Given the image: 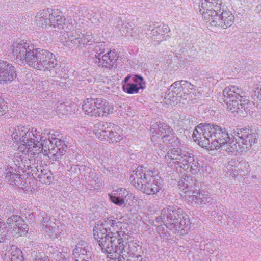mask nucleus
I'll return each mask as SVG.
<instances>
[{
  "mask_svg": "<svg viewBox=\"0 0 261 261\" xmlns=\"http://www.w3.org/2000/svg\"><path fill=\"white\" fill-rule=\"evenodd\" d=\"M12 55L21 63L43 71H50L57 65L55 56L45 49L36 48L31 43L17 40L11 45Z\"/></svg>",
  "mask_w": 261,
  "mask_h": 261,
  "instance_id": "f257e3e1",
  "label": "nucleus"
},
{
  "mask_svg": "<svg viewBox=\"0 0 261 261\" xmlns=\"http://www.w3.org/2000/svg\"><path fill=\"white\" fill-rule=\"evenodd\" d=\"M235 137L228 135L225 128L211 123H200L193 131V139L203 148L214 150L226 146L230 151V143Z\"/></svg>",
  "mask_w": 261,
  "mask_h": 261,
  "instance_id": "f03ea898",
  "label": "nucleus"
},
{
  "mask_svg": "<svg viewBox=\"0 0 261 261\" xmlns=\"http://www.w3.org/2000/svg\"><path fill=\"white\" fill-rule=\"evenodd\" d=\"M11 132L12 139L24 146L28 149L27 153L32 152L33 154L36 155L42 151L45 139H43L36 129H30L27 126L20 125L12 128Z\"/></svg>",
  "mask_w": 261,
  "mask_h": 261,
  "instance_id": "7ed1b4c3",
  "label": "nucleus"
},
{
  "mask_svg": "<svg viewBox=\"0 0 261 261\" xmlns=\"http://www.w3.org/2000/svg\"><path fill=\"white\" fill-rule=\"evenodd\" d=\"M160 219L166 229L176 233L180 231L187 233L189 229L190 220L188 215L184 214L181 208L168 206L163 208Z\"/></svg>",
  "mask_w": 261,
  "mask_h": 261,
  "instance_id": "20e7f679",
  "label": "nucleus"
},
{
  "mask_svg": "<svg viewBox=\"0 0 261 261\" xmlns=\"http://www.w3.org/2000/svg\"><path fill=\"white\" fill-rule=\"evenodd\" d=\"M242 93V89L238 87H227L223 90V95L227 109L232 113L244 117L249 111L248 100L243 98Z\"/></svg>",
  "mask_w": 261,
  "mask_h": 261,
  "instance_id": "39448f33",
  "label": "nucleus"
},
{
  "mask_svg": "<svg viewBox=\"0 0 261 261\" xmlns=\"http://www.w3.org/2000/svg\"><path fill=\"white\" fill-rule=\"evenodd\" d=\"M165 158L168 163L172 162L185 170L190 168V171L193 174H196L200 171V165L198 160L191 156L188 152L179 148L169 150Z\"/></svg>",
  "mask_w": 261,
  "mask_h": 261,
  "instance_id": "423d86ee",
  "label": "nucleus"
},
{
  "mask_svg": "<svg viewBox=\"0 0 261 261\" xmlns=\"http://www.w3.org/2000/svg\"><path fill=\"white\" fill-rule=\"evenodd\" d=\"M62 12L58 9H49L39 11L35 17L34 23L38 28L52 27L55 31H60L65 20Z\"/></svg>",
  "mask_w": 261,
  "mask_h": 261,
  "instance_id": "0eeeda50",
  "label": "nucleus"
},
{
  "mask_svg": "<svg viewBox=\"0 0 261 261\" xmlns=\"http://www.w3.org/2000/svg\"><path fill=\"white\" fill-rule=\"evenodd\" d=\"M238 134L234 140L230 143V152L246 151L250 149L257 141L256 134L251 130H241Z\"/></svg>",
  "mask_w": 261,
  "mask_h": 261,
  "instance_id": "6e6552de",
  "label": "nucleus"
},
{
  "mask_svg": "<svg viewBox=\"0 0 261 261\" xmlns=\"http://www.w3.org/2000/svg\"><path fill=\"white\" fill-rule=\"evenodd\" d=\"M150 132L151 139L153 142L161 140L163 142L172 144L177 139L173 129L163 122L153 123L150 127Z\"/></svg>",
  "mask_w": 261,
  "mask_h": 261,
  "instance_id": "1a4fd4ad",
  "label": "nucleus"
},
{
  "mask_svg": "<svg viewBox=\"0 0 261 261\" xmlns=\"http://www.w3.org/2000/svg\"><path fill=\"white\" fill-rule=\"evenodd\" d=\"M221 8L222 12L218 15V12L214 14L212 20H208L213 26H218L223 29L230 27L233 23L234 17L232 13L228 10Z\"/></svg>",
  "mask_w": 261,
  "mask_h": 261,
  "instance_id": "9d476101",
  "label": "nucleus"
},
{
  "mask_svg": "<svg viewBox=\"0 0 261 261\" xmlns=\"http://www.w3.org/2000/svg\"><path fill=\"white\" fill-rule=\"evenodd\" d=\"M198 187L196 180L190 176L182 177L178 182L179 194L186 200Z\"/></svg>",
  "mask_w": 261,
  "mask_h": 261,
  "instance_id": "9b49d317",
  "label": "nucleus"
},
{
  "mask_svg": "<svg viewBox=\"0 0 261 261\" xmlns=\"http://www.w3.org/2000/svg\"><path fill=\"white\" fill-rule=\"evenodd\" d=\"M119 240H122V238H117V236L111 233L106 234L105 238L97 241L102 252L109 254L111 258V255H114L115 246L118 244Z\"/></svg>",
  "mask_w": 261,
  "mask_h": 261,
  "instance_id": "f8f14e48",
  "label": "nucleus"
},
{
  "mask_svg": "<svg viewBox=\"0 0 261 261\" xmlns=\"http://www.w3.org/2000/svg\"><path fill=\"white\" fill-rule=\"evenodd\" d=\"M48 141L50 144V146H48V150L49 153L53 154L50 159L53 161H56L63 155L66 151L67 146L64 141L59 138L52 137Z\"/></svg>",
  "mask_w": 261,
  "mask_h": 261,
  "instance_id": "ddd939ff",
  "label": "nucleus"
},
{
  "mask_svg": "<svg viewBox=\"0 0 261 261\" xmlns=\"http://www.w3.org/2000/svg\"><path fill=\"white\" fill-rule=\"evenodd\" d=\"M191 195L187 199V201L194 206L203 207L206 203H211L212 199L206 194L204 191H201L198 187L195 190Z\"/></svg>",
  "mask_w": 261,
  "mask_h": 261,
  "instance_id": "4468645a",
  "label": "nucleus"
},
{
  "mask_svg": "<svg viewBox=\"0 0 261 261\" xmlns=\"http://www.w3.org/2000/svg\"><path fill=\"white\" fill-rule=\"evenodd\" d=\"M16 77L15 67L7 61L0 60V83L11 82Z\"/></svg>",
  "mask_w": 261,
  "mask_h": 261,
  "instance_id": "2eb2a0df",
  "label": "nucleus"
},
{
  "mask_svg": "<svg viewBox=\"0 0 261 261\" xmlns=\"http://www.w3.org/2000/svg\"><path fill=\"white\" fill-rule=\"evenodd\" d=\"M190 85L187 81L181 80L176 81L173 83L169 89V93L168 94V99L174 100L177 98H181L182 94H188L189 90L186 91L185 88Z\"/></svg>",
  "mask_w": 261,
  "mask_h": 261,
  "instance_id": "dca6fc26",
  "label": "nucleus"
},
{
  "mask_svg": "<svg viewBox=\"0 0 261 261\" xmlns=\"http://www.w3.org/2000/svg\"><path fill=\"white\" fill-rule=\"evenodd\" d=\"M88 245L86 242L81 241L76 245L73 251L72 255L75 261H91V254L87 250Z\"/></svg>",
  "mask_w": 261,
  "mask_h": 261,
  "instance_id": "f3484780",
  "label": "nucleus"
},
{
  "mask_svg": "<svg viewBox=\"0 0 261 261\" xmlns=\"http://www.w3.org/2000/svg\"><path fill=\"white\" fill-rule=\"evenodd\" d=\"M149 176L146 174L142 166L138 167L133 171L130 180L132 184L140 190Z\"/></svg>",
  "mask_w": 261,
  "mask_h": 261,
  "instance_id": "a211bd4d",
  "label": "nucleus"
},
{
  "mask_svg": "<svg viewBox=\"0 0 261 261\" xmlns=\"http://www.w3.org/2000/svg\"><path fill=\"white\" fill-rule=\"evenodd\" d=\"M128 242L119 240L118 244L115 246L114 255H111L112 259H118V261H129V251Z\"/></svg>",
  "mask_w": 261,
  "mask_h": 261,
  "instance_id": "6ab92c4d",
  "label": "nucleus"
},
{
  "mask_svg": "<svg viewBox=\"0 0 261 261\" xmlns=\"http://www.w3.org/2000/svg\"><path fill=\"white\" fill-rule=\"evenodd\" d=\"M140 191L149 195L156 194L162 191L161 184L158 181L153 175H149L144 182Z\"/></svg>",
  "mask_w": 261,
  "mask_h": 261,
  "instance_id": "aec40b11",
  "label": "nucleus"
},
{
  "mask_svg": "<svg viewBox=\"0 0 261 261\" xmlns=\"http://www.w3.org/2000/svg\"><path fill=\"white\" fill-rule=\"evenodd\" d=\"M95 117L103 116L111 114L113 112V106L105 100L96 98Z\"/></svg>",
  "mask_w": 261,
  "mask_h": 261,
  "instance_id": "412c9836",
  "label": "nucleus"
},
{
  "mask_svg": "<svg viewBox=\"0 0 261 261\" xmlns=\"http://www.w3.org/2000/svg\"><path fill=\"white\" fill-rule=\"evenodd\" d=\"M55 220L54 218L45 217L43 218L42 221L43 229L51 238H57L59 231Z\"/></svg>",
  "mask_w": 261,
  "mask_h": 261,
  "instance_id": "4be33fe9",
  "label": "nucleus"
},
{
  "mask_svg": "<svg viewBox=\"0 0 261 261\" xmlns=\"http://www.w3.org/2000/svg\"><path fill=\"white\" fill-rule=\"evenodd\" d=\"M116 61L115 53L110 51L103 55L101 58H99L98 60L96 59L95 63L99 67L111 69L116 65Z\"/></svg>",
  "mask_w": 261,
  "mask_h": 261,
  "instance_id": "5701e85b",
  "label": "nucleus"
},
{
  "mask_svg": "<svg viewBox=\"0 0 261 261\" xmlns=\"http://www.w3.org/2000/svg\"><path fill=\"white\" fill-rule=\"evenodd\" d=\"M111 123L100 122L94 125L95 134L96 137L100 140H108V136Z\"/></svg>",
  "mask_w": 261,
  "mask_h": 261,
  "instance_id": "b1692460",
  "label": "nucleus"
},
{
  "mask_svg": "<svg viewBox=\"0 0 261 261\" xmlns=\"http://www.w3.org/2000/svg\"><path fill=\"white\" fill-rule=\"evenodd\" d=\"M4 259L5 261H24L22 251L14 245L10 250L7 251Z\"/></svg>",
  "mask_w": 261,
  "mask_h": 261,
  "instance_id": "393cba45",
  "label": "nucleus"
},
{
  "mask_svg": "<svg viewBox=\"0 0 261 261\" xmlns=\"http://www.w3.org/2000/svg\"><path fill=\"white\" fill-rule=\"evenodd\" d=\"M122 139V129L119 126L111 123L108 140L114 143L120 142Z\"/></svg>",
  "mask_w": 261,
  "mask_h": 261,
  "instance_id": "a878e982",
  "label": "nucleus"
},
{
  "mask_svg": "<svg viewBox=\"0 0 261 261\" xmlns=\"http://www.w3.org/2000/svg\"><path fill=\"white\" fill-rule=\"evenodd\" d=\"M96 98H87L84 101L82 109L85 114L91 117H95Z\"/></svg>",
  "mask_w": 261,
  "mask_h": 261,
  "instance_id": "bb28decb",
  "label": "nucleus"
},
{
  "mask_svg": "<svg viewBox=\"0 0 261 261\" xmlns=\"http://www.w3.org/2000/svg\"><path fill=\"white\" fill-rule=\"evenodd\" d=\"M85 178L90 189L98 190L101 185L100 179L94 172H90L85 175Z\"/></svg>",
  "mask_w": 261,
  "mask_h": 261,
  "instance_id": "cd10ccee",
  "label": "nucleus"
},
{
  "mask_svg": "<svg viewBox=\"0 0 261 261\" xmlns=\"http://www.w3.org/2000/svg\"><path fill=\"white\" fill-rule=\"evenodd\" d=\"M81 32L80 30H75L74 32H70L68 34V39L66 41V45L70 48L80 46L79 36Z\"/></svg>",
  "mask_w": 261,
  "mask_h": 261,
  "instance_id": "c85d7f7f",
  "label": "nucleus"
},
{
  "mask_svg": "<svg viewBox=\"0 0 261 261\" xmlns=\"http://www.w3.org/2000/svg\"><path fill=\"white\" fill-rule=\"evenodd\" d=\"M17 222L15 226L13 227L14 231H15L19 236H24L27 234L28 231V225L25 223L24 221L21 218H20Z\"/></svg>",
  "mask_w": 261,
  "mask_h": 261,
  "instance_id": "c756f323",
  "label": "nucleus"
},
{
  "mask_svg": "<svg viewBox=\"0 0 261 261\" xmlns=\"http://www.w3.org/2000/svg\"><path fill=\"white\" fill-rule=\"evenodd\" d=\"M65 19L61 31L64 28V26L65 25V31L68 34H69L70 32H74L75 33V30H76V28L77 24L76 21L71 17L65 18Z\"/></svg>",
  "mask_w": 261,
  "mask_h": 261,
  "instance_id": "7c9ffc66",
  "label": "nucleus"
},
{
  "mask_svg": "<svg viewBox=\"0 0 261 261\" xmlns=\"http://www.w3.org/2000/svg\"><path fill=\"white\" fill-rule=\"evenodd\" d=\"M105 222L106 224L102 223L100 225H97V226H95L93 228V237L97 241L99 240V239L100 238L99 232H102L105 234V235L107 234L106 233L107 232V229L103 227L104 225L108 226V225H110L112 226L113 224V221H111V220L109 221L108 222L106 221Z\"/></svg>",
  "mask_w": 261,
  "mask_h": 261,
  "instance_id": "2f4dec72",
  "label": "nucleus"
},
{
  "mask_svg": "<svg viewBox=\"0 0 261 261\" xmlns=\"http://www.w3.org/2000/svg\"><path fill=\"white\" fill-rule=\"evenodd\" d=\"M129 251V257H133L141 251V247L136 243L134 242H129L127 243Z\"/></svg>",
  "mask_w": 261,
  "mask_h": 261,
  "instance_id": "473e14b6",
  "label": "nucleus"
},
{
  "mask_svg": "<svg viewBox=\"0 0 261 261\" xmlns=\"http://www.w3.org/2000/svg\"><path fill=\"white\" fill-rule=\"evenodd\" d=\"M11 169H12V168H9L7 170H9V171H8L6 173V180L8 182L9 184H13V183L15 185H17L16 184V182H18V180L17 179H19L20 178L19 174H17L14 173H12L11 172Z\"/></svg>",
  "mask_w": 261,
  "mask_h": 261,
  "instance_id": "72a5a7b5",
  "label": "nucleus"
},
{
  "mask_svg": "<svg viewBox=\"0 0 261 261\" xmlns=\"http://www.w3.org/2000/svg\"><path fill=\"white\" fill-rule=\"evenodd\" d=\"M237 164L238 163L236 162L235 161L231 160L229 161L225 167V171H226L230 175H231L233 173V175H235V173L238 172V167Z\"/></svg>",
  "mask_w": 261,
  "mask_h": 261,
  "instance_id": "f704fd0d",
  "label": "nucleus"
},
{
  "mask_svg": "<svg viewBox=\"0 0 261 261\" xmlns=\"http://www.w3.org/2000/svg\"><path fill=\"white\" fill-rule=\"evenodd\" d=\"M124 91L128 94H134L138 92L139 88L135 84H128L123 87ZM140 88H142V86Z\"/></svg>",
  "mask_w": 261,
  "mask_h": 261,
  "instance_id": "c9c22d12",
  "label": "nucleus"
},
{
  "mask_svg": "<svg viewBox=\"0 0 261 261\" xmlns=\"http://www.w3.org/2000/svg\"><path fill=\"white\" fill-rule=\"evenodd\" d=\"M93 36L90 34L86 33L82 35L81 37L79 36V42L80 46L82 45H86L90 42H93Z\"/></svg>",
  "mask_w": 261,
  "mask_h": 261,
  "instance_id": "e433bc0d",
  "label": "nucleus"
},
{
  "mask_svg": "<svg viewBox=\"0 0 261 261\" xmlns=\"http://www.w3.org/2000/svg\"><path fill=\"white\" fill-rule=\"evenodd\" d=\"M32 261H50L48 257L43 256L39 251H34L31 254Z\"/></svg>",
  "mask_w": 261,
  "mask_h": 261,
  "instance_id": "4c0bfd02",
  "label": "nucleus"
},
{
  "mask_svg": "<svg viewBox=\"0 0 261 261\" xmlns=\"http://www.w3.org/2000/svg\"><path fill=\"white\" fill-rule=\"evenodd\" d=\"M93 51L95 53V61L96 60V59L98 60V59H99V58H101V55L105 53V46L103 45V44L99 43L97 45L95 46Z\"/></svg>",
  "mask_w": 261,
  "mask_h": 261,
  "instance_id": "58836bf2",
  "label": "nucleus"
},
{
  "mask_svg": "<svg viewBox=\"0 0 261 261\" xmlns=\"http://www.w3.org/2000/svg\"><path fill=\"white\" fill-rule=\"evenodd\" d=\"M68 107L64 103H60L56 107V111L60 117L66 114L68 112Z\"/></svg>",
  "mask_w": 261,
  "mask_h": 261,
  "instance_id": "ea45409f",
  "label": "nucleus"
},
{
  "mask_svg": "<svg viewBox=\"0 0 261 261\" xmlns=\"http://www.w3.org/2000/svg\"><path fill=\"white\" fill-rule=\"evenodd\" d=\"M6 225L3 220L0 219V243L7 239Z\"/></svg>",
  "mask_w": 261,
  "mask_h": 261,
  "instance_id": "a19ab883",
  "label": "nucleus"
},
{
  "mask_svg": "<svg viewBox=\"0 0 261 261\" xmlns=\"http://www.w3.org/2000/svg\"><path fill=\"white\" fill-rule=\"evenodd\" d=\"M253 98L257 103L256 107L258 109V106L261 105V88H256L254 91Z\"/></svg>",
  "mask_w": 261,
  "mask_h": 261,
  "instance_id": "79ce46f5",
  "label": "nucleus"
},
{
  "mask_svg": "<svg viewBox=\"0 0 261 261\" xmlns=\"http://www.w3.org/2000/svg\"><path fill=\"white\" fill-rule=\"evenodd\" d=\"M109 196L111 201L117 205L121 206L124 203V199L120 198L119 196H113L111 194L109 195Z\"/></svg>",
  "mask_w": 261,
  "mask_h": 261,
  "instance_id": "37998d69",
  "label": "nucleus"
},
{
  "mask_svg": "<svg viewBox=\"0 0 261 261\" xmlns=\"http://www.w3.org/2000/svg\"><path fill=\"white\" fill-rule=\"evenodd\" d=\"M21 217L17 215H12L9 217L7 220V224L9 225H14V226H15L17 224V222Z\"/></svg>",
  "mask_w": 261,
  "mask_h": 261,
  "instance_id": "c03bdc74",
  "label": "nucleus"
},
{
  "mask_svg": "<svg viewBox=\"0 0 261 261\" xmlns=\"http://www.w3.org/2000/svg\"><path fill=\"white\" fill-rule=\"evenodd\" d=\"M156 231L159 233L160 237L163 239H166L165 237H167L169 235V233L167 232V230H165L164 226L161 225L157 227Z\"/></svg>",
  "mask_w": 261,
  "mask_h": 261,
  "instance_id": "a18cd8bd",
  "label": "nucleus"
},
{
  "mask_svg": "<svg viewBox=\"0 0 261 261\" xmlns=\"http://www.w3.org/2000/svg\"><path fill=\"white\" fill-rule=\"evenodd\" d=\"M45 82L44 81H38L37 83L36 88L38 90H41L44 89V86Z\"/></svg>",
  "mask_w": 261,
  "mask_h": 261,
  "instance_id": "49530a36",
  "label": "nucleus"
},
{
  "mask_svg": "<svg viewBox=\"0 0 261 261\" xmlns=\"http://www.w3.org/2000/svg\"><path fill=\"white\" fill-rule=\"evenodd\" d=\"M133 81L136 83H138L139 85H141V82L143 81V79L142 77L139 76L138 75H135V77L133 79Z\"/></svg>",
  "mask_w": 261,
  "mask_h": 261,
  "instance_id": "de8ad7c7",
  "label": "nucleus"
},
{
  "mask_svg": "<svg viewBox=\"0 0 261 261\" xmlns=\"http://www.w3.org/2000/svg\"><path fill=\"white\" fill-rule=\"evenodd\" d=\"M133 259H129V261H142L143 258L142 256L139 255V253L136 255L135 257H132Z\"/></svg>",
  "mask_w": 261,
  "mask_h": 261,
  "instance_id": "09e8293b",
  "label": "nucleus"
},
{
  "mask_svg": "<svg viewBox=\"0 0 261 261\" xmlns=\"http://www.w3.org/2000/svg\"><path fill=\"white\" fill-rule=\"evenodd\" d=\"M36 169H37V170L38 172L39 171V170H40V171L41 172V174H39L38 175V177H40V178H42V176L44 175V176H45L46 174H47L46 173H44V172L41 169V167L40 166L39 168H38V166H37L36 167Z\"/></svg>",
  "mask_w": 261,
  "mask_h": 261,
  "instance_id": "8fccbe9b",
  "label": "nucleus"
},
{
  "mask_svg": "<svg viewBox=\"0 0 261 261\" xmlns=\"http://www.w3.org/2000/svg\"><path fill=\"white\" fill-rule=\"evenodd\" d=\"M189 84H190V85H188V86H187V88H185V90H189V92L190 90H192L194 88V86L191 84L190 83H189Z\"/></svg>",
  "mask_w": 261,
  "mask_h": 261,
  "instance_id": "3c124183",
  "label": "nucleus"
},
{
  "mask_svg": "<svg viewBox=\"0 0 261 261\" xmlns=\"http://www.w3.org/2000/svg\"><path fill=\"white\" fill-rule=\"evenodd\" d=\"M6 210H7V212L9 211L11 213L14 212L15 209L13 208V207L11 206H8L6 208Z\"/></svg>",
  "mask_w": 261,
  "mask_h": 261,
  "instance_id": "603ef678",
  "label": "nucleus"
},
{
  "mask_svg": "<svg viewBox=\"0 0 261 261\" xmlns=\"http://www.w3.org/2000/svg\"><path fill=\"white\" fill-rule=\"evenodd\" d=\"M258 115L260 117V119H261V105L258 106Z\"/></svg>",
  "mask_w": 261,
  "mask_h": 261,
  "instance_id": "864d4df0",
  "label": "nucleus"
},
{
  "mask_svg": "<svg viewBox=\"0 0 261 261\" xmlns=\"http://www.w3.org/2000/svg\"><path fill=\"white\" fill-rule=\"evenodd\" d=\"M99 237H100L99 240H101L102 238H105V234H104L102 232H99Z\"/></svg>",
  "mask_w": 261,
  "mask_h": 261,
  "instance_id": "5fc2aeb1",
  "label": "nucleus"
},
{
  "mask_svg": "<svg viewBox=\"0 0 261 261\" xmlns=\"http://www.w3.org/2000/svg\"><path fill=\"white\" fill-rule=\"evenodd\" d=\"M129 79V76H127V77H125V79H124V82H127L128 81Z\"/></svg>",
  "mask_w": 261,
  "mask_h": 261,
  "instance_id": "6e6d98bb",
  "label": "nucleus"
},
{
  "mask_svg": "<svg viewBox=\"0 0 261 261\" xmlns=\"http://www.w3.org/2000/svg\"><path fill=\"white\" fill-rule=\"evenodd\" d=\"M152 33H153V34H154L155 32H156H156H158V31H157L156 29H153V30H152Z\"/></svg>",
  "mask_w": 261,
  "mask_h": 261,
  "instance_id": "4d7b16f0",
  "label": "nucleus"
},
{
  "mask_svg": "<svg viewBox=\"0 0 261 261\" xmlns=\"http://www.w3.org/2000/svg\"><path fill=\"white\" fill-rule=\"evenodd\" d=\"M51 178V177H50V176H47V179H49V178Z\"/></svg>",
  "mask_w": 261,
  "mask_h": 261,
  "instance_id": "13d9d810",
  "label": "nucleus"
},
{
  "mask_svg": "<svg viewBox=\"0 0 261 261\" xmlns=\"http://www.w3.org/2000/svg\"><path fill=\"white\" fill-rule=\"evenodd\" d=\"M61 76V74H59V75H58V77H59V76Z\"/></svg>",
  "mask_w": 261,
  "mask_h": 261,
  "instance_id": "bf43d9fd",
  "label": "nucleus"
}]
</instances>
